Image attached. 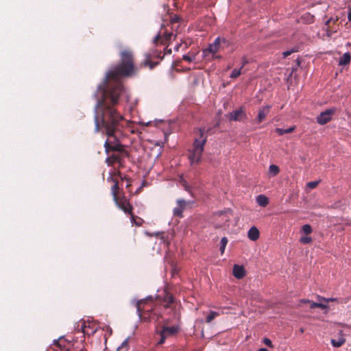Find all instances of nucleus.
<instances>
[{"label": "nucleus", "instance_id": "1", "mask_svg": "<svg viewBox=\"0 0 351 351\" xmlns=\"http://www.w3.org/2000/svg\"><path fill=\"white\" fill-rule=\"evenodd\" d=\"M119 56V64L106 73L104 81L98 86L95 93L97 100L95 106L96 117H98V112H101L104 123L107 125L113 120L117 131L120 128L122 115L114 106L118 104L121 94L125 90L121 78L130 77L138 73L132 50L124 49L120 52Z\"/></svg>", "mask_w": 351, "mask_h": 351}, {"label": "nucleus", "instance_id": "2", "mask_svg": "<svg viewBox=\"0 0 351 351\" xmlns=\"http://www.w3.org/2000/svg\"><path fill=\"white\" fill-rule=\"evenodd\" d=\"M96 109H95L94 121L95 130L97 132H101L107 136V139L104 143L105 152L109 154L110 152H117L112 154L106 159V162L108 166H112L117 162L120 166L122 165L123 157L128 156V152L125 149L124 146L120 143V138L123 135V130L124 128V117L122 115V119L120 121V128L117 131L115 125L112 121H109L108 124L103 122L102 113L98 112V117H96Z\"/></svg>", "mask_w": 351, "mask_h": 351}, {"label": "nucleus", "instance_id": "3", "mask_svg": "<svg viewBox=\"0 0 351 351\" xmlns=\"http://www.w3.org/2000/svg\"><path fill=\"white\" fill-rule=\"evenodd\" d=\"M199 136L195 138L193 148L189 149L188 158L191 165L198 164L202 160L204 145L207 141V136L204 134V129H198Z\"/></svg>", "mask_w": 351, "mask_h": 351}, {"label": "nucleus", "instance_id": "4", "mask_svg": "<svg viewBox=\"0 0 351 351\" xmlns=\"http://www.w3.org/2000/svg\"><path fill=\"white\" fill-rule=\"evenodd\" d=\"M132 304L136 308V311L141 320L147 321L152 319L154 311L152 296H147L141 300H132Z\"/></svg>", "mask_w": 351, "mask_h": 351}, {"label": "nucleus", "instance_id": "5", "mask_svg": "<svg viewBox=\"0 0 351 351\" xmlns=\"http://www.w3.org/2000/svg\"><path fill=\"white\" fill-rule=\"evenodd\" d=\"M222 44L228 45L229 42L225 38H221L217 37L215 41L208 46V48L203 50L204 56L207 58L210 56L212 59H214L215 54H216V53L219 51Z\"/></svg>", "mask_w": 351, "mask_h": 351}, {"label": "nucleus", "instance_id": "6", "mask_svg": "<svg viewBox=\"0 0 351 351\" xmlns=\"http://www.w3.org/2000/svg\"><path fill=\"white\" fill-rule=\"evenodd\" d=\"M145 60L141 62V66H149L150 69H153L155 66H156L159 62H154L152 60L154 58H158L160 60H162L164 56H161V51H158V50L154 49L150 51L148 53L145 54Z\"/></svg>", "mask_w": 351, "mask_h": 351}, {"label": "nucleus", "instance_id": "7", "mask_svg": "<svg viewBox=\"0 0 351 351\" xmlns=\"http://www.w3.org/2000/svg\"><path fill=\"white\" fill-rule=\"evenodd\" d=\"M157 291L158 293L161 292V293H157L156 299L166 302L165 308L170 307V304L174 302V298L169 291V287H163L161 290H158Z\"/></svg>", "mask_w": 351, "mask_h": 351}, {"label": "nucleus", "instance_id": "8", "mask_svg": "<svg viewBox=\"0 0 351 351\" xmlns=\"http://www.w3.org/2000/svg\"><path fill=\"white\" fill-rule=\"evenodd\" d=\"M172 36L176 37L172 32H169L164 25H162L160 32L154 38L153 43L157 45L159 41L161 44L167 45V42L170 40Z\"/></svg>", "mask_w": 351, "mask_h": 351}, {"label": "nucleus", "instance_id": "9", "mask_svg": "<svg viewBox=\"0 0 351 351\" xmlns=\"http://www.w3.org/2000/svg\"><path fill=\"white\" fill-rule=\"evenodd\" d=\"M114 202H115L117 206L123 210L125 214L132 215L133 213V206L130 203L129 199H128L125 195L117 197V199H114Z\"/></svg>", "mask_w": 351, "mask_h": 351}, {"label": "nucleus", "instance_id": "10", "mask_svg": "<svg viewBox=\"0 0 351 351\" xmlns=\"http://www.w3.org/2000/svg\"><path fill=\"white\" fill-rule=\"evenodd\" d=\"M335 112L336 109L334 108L326 109L316 117L317 123L321 125L328 123L331 121L332 116Z\"/></svg>", "mask_w": 351, "mask_h": 351}, {"label": "nucleus", "instance_id": "11", "mask_svg": "<svg viewBox=\"0 0 351 351\" xmlns=\"http://www.w3.org/2000/svg\"><path fill=\"white\" fill-rule=\"evenodd\" d=\"M228 118L230 121H241L246 118L245 110L243 106L240 107L238 110H234L229 113Z\"/></svg>", "mask_w": 351, "mask_h": 351}, {"label": "nucleus", "instance_id": "12", "mask_svg": "<svg viewBox=\"0 0 351 351\" xmlns=\"http://www.w3.org/2000/svg\"><path fill=\"white\" fill-rule=\"evenodd\" d=\"M271 108V105H267L261 108L258 110V116L256 118V121L258 123H261L265 120V119L266 118L267 115L268 114Z\"/></svg>", "mask_w": 351, "mask_h": 351}, {"label": "nucleus", "instance_id": "13", "mask_svg": "<svg viewBox=\"0 0 351 351\" xmlns=\"http://www.w3.org/2000/svg\"><path fill=\"white\" fill-rule=\"evenodd\" d=\"M233 275L235 278L241 279L245 275V268L239 265H234L232 270Z\"/></svg>", "mask_w": 351, "mask_h": 351}, {"label": "nucleus", "instance_id": "14", "mask_svg": "<svg viewBox=\"0 0 351 351\" xmlns=\"http://www.w3.org/2000/svg\"><path fill=\"white\" fill-rule=\"evenodd\" d=\"M178 331V328L177 326H163L162 330L160 331L165 335L167 337L169 336H173L176 335Z\"/></svg>", "mask_w": 351, "mask_h": 351}, {"label": "nucleus", "instance_id": "15", "mask_svg": "<svg viewBox=\"0 0 351 351\" xmlns=\"http://www.w3.org/2000/svg\"><path fill=\"white\" fill-rule=\"evenodd\" d=\"M247 237L251 241H255L258 240L260 237L259 230L254 226L250 228L247 232Z\"/></svg>", "mask_w": 351, "mask_h": 351}, {"label": "nucleus", "instance_id": "16", "mask_svg": "<svg viewBox=\"0 0 351 351\" xmlns=\"http://www.w3.org/2000/svg\"><path fill=\"white\" fill-rule=\"evenodd\" d=\"M351 61V55L350 53H345L339 59V65L345 66L350 64Z\"/></svg>", "mask_w": 351, "mask_h": 351}, {"label": "nucleus", "instance_id": "17", "mask_svg": "<svg viewBox=\"0 0 351 351\" xmlns=\"http://www.w3.org/2000/svg\"><path fill=\"white\" fill-rule=\"evenodd\" d=\"M256 202L259 206L265 207L269 204V199L264 195H259L256 197Z\"/></svg>", "mask_w": 351, "mask_h": 351}, {"label": "nucleus", "instance_id": "18", "mask_svg": "<svg viewBox=\"0 0 351 351\" xmlns=\"http://www.w3.org/2000/svg\"><path fill=\"white\" fill-rule=\"evenodd\" d=\"M295 130V126H291L287 129H282V128H276L275 132L279 135L282 136L285 134H289L294 132Z\"/></svg>", "mask_w": 351, "mask_h": 351}, {"label": "nucleus", "instance_id": "19", "mask_svg": "<svg viewBox=\"0 0 351 351\" xmlns=\"http://www.w3.org/2000/svg\"><path fill=\"white\" fill-rule=\"evenodd\" d=\"M68 343H67L64 338H60L55 341V344H56L60 349H64L66 351H70L69 348L66 347V344Z\"/></svg>", "mask_w": 351, "mask_h": 351}, {"label": "nucleus", "instance_id": "20", "mask_svg": "<svg viewBox=\"0 0 351 351\" xmlns=\"http://www.w3.org/2000/svg\"><path fill=\"white\" fill-rule=\"evenodd\" d=\"M119 189V182L118 181H114V185L111 188V193H112V197H113V200L119 197L118 195Z\"/></svg>", "mask_w": 351, "mask_h": 351}, {"label": "nucleus", "instance_id": "21", "mask_svg": "<svg viewBox=\"0 0 351 351\" xmlns=\"http://www.w3.org/2000/svg\"><path fill=\"white\" fill-rule=\"evenodd\" d=\"M319 300L320 302H319V304H318V308H320L322 309H326V308H328L327 304H324L322 302L324 301V302H326V303H328L330 301L335 300V299L332 298H328V299L324 298H319Z\"/></svg>", "mask_w": 351, "mask_h": 351}, {"label": "nucleus", "instance_id": "22", "mask_svg": "<svg viewBox=\"0 0 351 351\" xmlns=\"http://www.w3.org/2000/svg\"><path fill=\"white\" fill-rule=\"evenodd\" d=\"M130 215L132 223L135 224L136 226H141L142 225L143 220L141 217L135 216L133 213Z\"/></svg>", "mask_w": 351, "mask_h": 351}, {"label": "nucleus", "instance_id": "23", "mask_svg": "<svg viewBox=\"0 0 351 351\" xmlns=\"http://www.w3.org/2000/svg\"><path fill=\"white\" fill-rule=\"evenodd\" d=\"M269 172L271 176H276L279 173L280 168L276 165H271L269 167Z\"/></svg>", "mask_w": 351, "mask_h": 351}, {"label": "nucleus", "instance_id": "24", "mask_svg": "<svg viewBox=\"0 0 351 351\" xmlns=\"http://www.w3.org/2000/svg\"><path fill=\"white\" fill-rule=\"evenodd\" d=\"M117 174L120 176V178H121L122 182H125V183H126L125 187L128 189H129V188L131 186V179H130V178H129L127 176H121L119 171L117 172Z\"/></svg>", "mask_w": 351, "mask_h": 351}, {"label": "nucleus", "instance_id": "25", "mask_svg": "<svg viewBox=\"0 0 351 351\" xmlns=\"http://www.w3.org/2000/svg\"><path fill=\"white\" fill-rule=\"evenodd\" d=\"M129 348L128 339H125L117 348V351H128Z\"/></svg>", "mask_w": 351, "mask_h": 351}, {"label": "nucleus", "instance_id": "26", "mask_svg": "<svg viewBox=\"0 0 351 351\" xmlns=\"http://www.w3.org/2000/svg\"><path fill=\"white\" fill-rule=\"evenodd\" d=\"M345 342H346V340L343 338L339 339V340H335V339L331 340L332 345L336 348L341 347L342 345L344 344Z\"/></svg>", "mask_w": 351, "mask_h": 351}, {"label": "nucleus", "instance_id": "27", "mask_svg": "<svg viewBox=\"0 0 351 351\" xmlns=\"http://www.w3.org/2000/svg\"><path fill=\"white\" fill-rule=\"evenodd\" d=\"M184 209L178 204V206L173 209V215L176 217H182V213Z\"/></svg>", "mask_w": 351, "mask_h": 351}, {"label": "nucleus", "instance_id": "28", "mask_svg": "<svg viewBox=\"0 0 351 351\" xmlns=\"http://www.w3.org/2000/svg\"><path fill=\"white\" fill-rule=\"evenodd\" d=\"M228 242V240L227 237H223L221 239V242H220V245H220V251H221V254H223Z\"/></svg>", "mask_w": 351, "mask_h": 351}, {"label": "nucleus", "instance_id": "29", "mask_svg": "<svg viewBox=\"0 0 351 351\" xmlns=\"http://www.w3.org/2000/svg\"><path fill=\"white\" fill-rule=\"evenodd\" d=\"M219 315V313H217L215 311H210V314L206 317V322L210 323L216 317Z\"/></svg>", "mask_w": 351, "mask_h": 351}, {"label": "nucleus", "instance_id": "30", "mask_svg": "<svg viewBox=\"0 0 351 351\" xmlns=\"http://www.w3.org/2000/svg\"><path fill=\"white\" fill-rule=\"evenodd\" d=\"M191 202H187L182 199H179L177 200V204L180 206L184 210L186 208V207L190 204Z\"/></svg>", "mask_w": 351, "mask_h": 351}, {"label": "nucleus", "instance_id": "31", "mask_svg": "<svg viewBox=\"0 0 351 351\" xmlns=\"http://www.w3.org/2000/svg\"><path fill=\"white\" fill-rule=\"evenodd\" d=\"M302 231L306 234H309L312 232V228L308 224H305L302 228Z\"/></svg>", "mask_w": 351, "mask_h": 351}, {"label": "nucleus", "instance_id": "32", "mask_svg": "<svg viewBox=\"0 0 351 351\" xmlns=\"http://www.w3.org/2000/svg\"><path fill=\"white\" fill-rule=\"evenodd\" d=\"M241 74V69H234L230 75L231 78H237Z\"/></svg>", "mask_w": 351, "mask_h": 351}, {"label": "nucleus", "instance_id": "33", "mask_svg": "<svg viewBox=\"0 0 351 351\" xmlns=\"http://www.w3.org/2000/svg\"><path fill=\"white\" fill-rule=\"evenodd\" d=\"M181 20L180 17L178 15H174L171 17L170 23L173 25L175 23L180 22Z\"/></svg>", "mask_w": 351, "mask_h": 351}, {"label": "nucleus", "instance_id": "34", "mask_svg": "<svg viewBox=\"0 0 351 351\" xmlns=\"http://www.w3.org/2000/svg\"><path fill=\"white\" fill-rule=\"evenodd\" d=\"M296 51H298V49L294 47V48H293L291 50H288V51H284L282 55H283L284 58H286V57H288L289 56H290L292 53H294V52H296Z\"/></svg>", "mask_w": 351, "mask_h": 351}, {"label": "nucleus", "instance_id": "35", "mask_svg": "<svg viewBox=\"0 0 351 351\" xmlns=\"http://www.w3.org/2000/svg\"><path fill=\"white\" fill-rule=\"evenodd\" d=\"M312 239L310 237H304L300 239V242L304 244H308L311 243Z\"/></svg>", "mask_w": 351, "mask_h": 351}, {"label": "nucleus", "instance_id": "36", "mask_svg": "<svg viewBox=\"0 0 351 351\" xmlns=\"http://www.w3.org/2000/svg\"><path fill=\"white\" fill-rule=\"evenodd\" d=\"M171 274H172V276H174L175 275L178 274L179 268L176 265H175L174 264L172 263L171 265Z\"/></svg>", "mask_w": 351, "mask_h": 351}, {"label": "nucleus", "instance_id": "37", "mask_svg": "<svg viewBox=\"0 0 351 351\" xmlns=\"http://www.w3.org/2000/svg\"><path fill=\"white\" fill-rule=\"evenodd\" d=\"M318 184H319V181H313V182H308L307 186L308 188L313 189L317 187Z\"/></svg>", "mask_w": 351, "mask_h": 351}, {"label": "nucleus", "instance_id": "38", "mask_svg": "<svg viewBox=\"0 0 351 351\" xmlns=\"http://www.w3.org/2000/svg\"><path fill=\"white\" fill-rule=\"evenodd\" d=\"M160 341H158V344L161 345V344H163L165 341V339L167 338V337L165 335H164V334L161 332H160Z\"/></svg>", "mask_w": 351, "mask_h": 351}, {"label": "nucleus", "instance_id": "39", "mask_svg": "<svg viewBox=\"0 0 351 351\" xmlns=\"http://www.w3.org/2000/svg\"><path fill=\"white\" fill-rule=\"evenodd\" d=\"M302 302L311 303V306H310L311 308H314L316 307L318 308L319 302H311L309 300H302Z\"/></svg>", "mask_w": 351, "mask_h": 351}, {"label": "nucleus", "instance_id": "40", "mask_svg": "<svg viewBox=\"0 0 351 351\" xmlns=\"http://www.w3.org/2000/svg\"><path fill=\"white\" fill-rule=\"evenodd\" d=\"M263 343H264L266 346H267L268 347H270V348H272V347H273V345H272V342H271V341L269 339H268V338H265V339H263Z\"/></svg>", "mask_w": 351, "mask_h": 351}, {"label": "nucleus", "instance_id": "41", "mask_svg": "<svg viewBox=\"0 0 351 351\" xmlns=\"http://www.w3.org/2000/svg\"><path fill=\"white\" fill-rule=\"evenodd\" d=\"M183 60H184L189 62H191L193 60V58L187 55H184V56H183Z\"/></svg>", "mask_w": 351, "mask_h": 351}, {"label": "nucleus", "instance_id": "42", "mask_svg": "<svg viewBox=\"0 0 351 351\" xmlns=\"http://www.w3.org/2000/svg\"><path fill=\"white\" fill-rule=\"evenodd\" d=\"M108 182H113L118 181L117 179H115L112 173H110V176L107 179Z\"/></svg>", "mask_w": 351, "mask_h": 351}, {"label": "nucleus", "instance_id": "43", "mask_svg": "<svg viewBox=\"0 0 351 351\" xmlns=\"http://www.w3.org/2000/svg\"><path fill=\"white\" fill-rule=\"evenodd\" d=\"M248 63V61L245 57H243L242 58V65L241 66V69H242L243 66Z\"/></svg>", "mask_w": 351, "mask_h": 351}, {"label": "nucleus", "instance_id": "44", "mask_svg": "<svg viewBox=\"0 0 351 351\" xmlns=\"http://www.w3.org/2000/svg\"><path fill=\"white\" fill-rule=\"evenodd\" d=\"M171 49H167V47L165 48V53H164V55H167V54H171Z\"/></svg>", "mask_w": 351, "mask_h": 351}, {"label": "nucleus", "instance_id": "45", "mask_svg": "<svg viewBox=\"0 0 351 351\" xmlns=\"http://www.w3.org/2000/svg\"><path fill=\"white\" fill-rule=\"evenodd\" d=\"M228 213V210H225V211H220L219 213H217V215H218L219 216H221V215H226L227 213Z\"/></svg>", "mask_w": 351, "mask_h": 351}, {"label": "nucleus", "instance_id": "46", "mask_svg": "<svg viewBox=\"0 0 351 351\" xmlns=\"http://www.w3.org/2000/svg\"><path fill=\"white\" fill-rule=\"evenodd\" d=\"M348 19V21L350 22L351 21V8H349Z\"/></svg>", "mask_w": 351, "mask_h": 351}, {"label": "nucleus", "instance_id": "47", "mask_svg": "<svg viewBox=\"0 0 351 351\" xmlns=\"http://www.w3.org/2000/svg\"><path fill=\"white\" fill-rule=\"evenodd\" d=\"M332 21V19L330 18L326 22V25L328 26L330 23Z\"/></svg>", "mask_w": 351, "mask_h": 351}, {"label": "nucleus", "instance_id": "48", "mask_svg": "<svg viewBox=\"0 0 351 351\" xmlns=\"http://www.w3.org/2000/svg\"><path fill=\"white\" fill-rule=\"evenodd\" d=\"M258 351H268V350L267 348H260Z\"/></svg>", "mask_w": 351, "mask_h": 351}, {"label": "nucleus", "instance_id": "49", "mask_svg": "<svg viewBox=\"0 0 351 351\" xmlns=\"http://www.w3.org/2000/svg\"><path fill=\"white\" fill-rule=\"evenodd\" d=\"M221 58V56H217V55L215 54V58L214 59H215V58Z\"/></svg>", "mask_w": 351, "mask_h": 351}, {"label": "nucleus", "instance_id": "50", "mask_svg": "<svg viewBox=\"0 0 351 351\" xmlns=\"http://www.w3.org/2000/svg\"><path fill=\"white\" fill-rule=\"evenodd\" d=\"M185 190L189 191V187L188 186H185Z\"/></svg>", "mask_w": 351, "mask_h": 351}, {"label": "nucleus", "instance_id": "51", "mask_svg": "<svg viewBox=\"0 0 351 351\" xmlns=\"http://www.w3.org/2000/svg\"><path fill=\"white\" fill-rule=\"evenodd\" d=\"M178 49H179V46L178 45V46H176V47L175 49H176V51H178Z\"/></svg>", "mask_w": 351, "mask_h": 351}, {"label": "nucleus", "instance_id": "52", "mask_svg": "<svg viewBox=\"0 0 351 351\" xmlns=\"http://www.w3.org/2000/svg\"><path fill=\"white\" fill-rule=\"evenodd\" d=\"M300 332H304V329H303V328H301V329H300Z\"/></svg>", "mask_w": 351, "mask_h": 351}, {"label": "nucleus", "instance_id": "53", "mask_svg": "<svg viewBox=\"0 0 351 351\" xmlns=\"http://www.w3.org/2000/svg\"><path fill=\"white\" fill-rule=\"evenodd\" d=\"M338 21V19H336L334 21V22H336V21Z\"/></svg>", "mask_w": 351, "mask_h": 351}]
</instances>
